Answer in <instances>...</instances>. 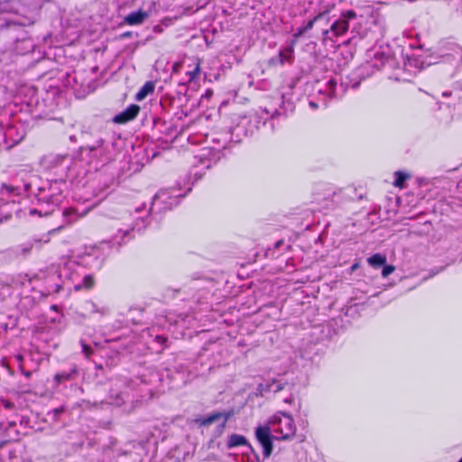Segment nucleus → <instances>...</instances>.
Wrapping results in <instances>:
<instances>
[{
    "mask_svg": "<svg viewBox=\"0 0 462 462\" xmlns=\"http://www.w3.org/2000/svg\"><path fill=\"white\" fill-rule=\"evenodd\" d=\"M458 462H462V457L459 459V461H458Z\"/></svg>",
    "mask_w": 462,
    "mask_h": 462,
    "instance_id": "obj_34",
    "label": "nucleus"
},
{
    "mask_svg": "<svg viewBox=\"0 0 462 462\" xmlns=\"http://www.w3.org/2000/svg\"><path fill=\"white\" fill-rule=\"evenodd\" d=\"M394 182H393V185L396 187V188H399V189H402L404 187V182L409 179V175L402 172V171H396L394 173Z\"/></svg>",
    "mask_w": 462,
    "mask_h": 462,
    "instance_id": "obj_16",
    "label": "nucleus"
},
{
    "mask_svg": "<svg viewBox=\"0 0 462 462\" xmlns=\"http://www.w3.org/2000/svg\"><path fill=\"white\" fill-rule=\"evenodd\" d=\"M386 255L380 253L374 254L373 255L367 258L368 264L374 269L382 267L386 263Z\"/></svg>",
    "mask_w": 462,
    "mask_h": 462,
    "instance_id": "obj_12",
    "label": "nucleus"
},
{
    "mask_svg": "<svg viewBox=\"0 0 462 462\" xmlns=\"http://www.w3.org/2000/svg\"><path fill=\"white\" fill-rule=\"evenodd\" d=\"M54 411V413H55L56 415H58V414H60V413H61V412H63V411H64V408H63V407L56 408V409H54V411Z\"/></svg>",
    "mask_w": 462,
    "mask_h": 462,
    "instance_id": "obj_25",
    "label": "nucleus"
},
{
    "mask_svg": "<svg viewBox=\"0 0 462 462\" xmlns=\"http://www.w3.org/2000/svg\"><path fill=\"white\" fill-rule=\"evenodd\" d=\"M383 268L382 270V276L383 278H386L388 277L391 273H393L395 270V267L393 265H391V264H384L383 265Z\"/></svg>",
    "mask_w": 462,
    "mask_h": 462,
    "instance_id": "obj_19",
    "label": "nucleus"
},
{
    "mask_svg": "<svg viewBox=\"0 0 462 462\" xmlns=\"http://www.w3.org/2000/svg\"><path fill=\"white\" fill-rule=\"evenodd\" d=\"M154 341L157 342L158 344L163 346V348H166L167 346V342H168V337H165V336H162V335H157L155 337H154Z\"/></svg>",
    "mask_w": 462,
    "mask_h": 462,
    "instance_id": "obj_20",
    "label": "nucleus"
},
{
    "mask_svg": "<svg viewBox=\"0 0 462 462\" xmlns=\"http://www.w3.org/2000/svg\"><path fill=\"white\" fill-rule=\"evenodd\" d=\"M83 289L82 283L74 286V290L79 291Z\"/></svg>",
    "mask_w": 462,
    "mask_h": 462,
    "instance_id": "obj_27",
    "label": "nucleus"
},
{
    "mask_svg": "<svg viewBox=\"0 0 462 462\" xmlns=\"http://www.w3.org/2000/svg\"><path fill=\"white\" fill-rule=\"evenodd\" d=\"M259 462V461H258Z\"/></svg>",
    "mask_w": 462,
    "mask_h": 462,
    "instance_id": "obj_35",
    "label": "nucleus"
},
{
    "mask_svg": "<svg viewBox=\"0 0 462 462\" xmlns=\"http://www.w3.org/2000/svg\"><path fill=\"white\" fill-rule=\"evenodd\" d=\"M79 375L77 365H72L69 371H61L54 375V381L57 384L74 380Z\"/></svg>",
    "mask_w": 462,
    "mask_h": 462,
    "instance_id": "obj_8",
    "label": "nucleus"
},
{
    "mask_svg": "<svg viewBox=\"0 0 462 462\" xmlns=\"http://www.w3.org/2000/svg\"><path fill=\"white\" fill-rule=\"evenodd\" d=\"M80 346L82 347V352L84 353L86 358L89 359L90 356L94 354V350L84 340H80Z\"/></svg>",
    "mask_w": 462,
    "mask_h": 462,
    "instance_id": "obj_17",
    "label": "nucleus"
},
{
    "mask_svg": "<svg viewBox=\"0 0 462 462\" xmlns=\"http://www.w3.org/2000/svg\"><path fill=\"white\" fill-rule=\"evenodd\" d=\"M356 13L354 10H346L341 13L340 19L353 20L356 18Z\"/></svg>",
    "mask_w": 462,
    "mask_h": 462,
    "instance_id": "obj_18",
    "label": "nucleus"
},
{
    "mask_svg": "<svg viewBox=\"0 0 462 462\" xmlns=\"http://www.w3.org/2000/svg\"><path fill=\"white\" fill-rule=\"evenodd\" d=\"M268 425L274 427L273 431L277 440H289L296 434L297 427L294 420L292 416L287 412H279V415L273 416L269 420Z\"/></svg>",
    "mask_w": 462,
    "mask_h": 462,
    "instance_id": "obj_1",
    "label": "nucleus"
},
{
    "mask_svg": "<svg viewBox=\"0 0 462 462\" xmlns=\"http://www.w3.org/2000/svg\"><path fill=\"white\" fill-rule=\"evenodd\" d=\"M3 406L6 410H12L14 407V404L11 401H5L3 402Z\"/></svg>",
    "mask_w": 462,
    "mask_h": 462,
    "instance_id": "obj_21",
    "label": "nucleus"
},
{
    "mask_svg": "<svg viewBox=\"0 0 462 462\" xmlns=\"http://www.w3.org/2000/svg\"><path fill=\"white\" fill-rule=\"evenodd\" d=\"M357 267H358V263H355L352 265L351 269L354 271V270L357 269Z\"/></svg>",
    "mask_w": 462,
    "mask_h": 462,
    "instance_id": "obj_31",
    "label": "nucleus"
},
{
    "mask_svg": "<svg viewBox=\"0 0 462 462\" xmlns=\"http://www.w3.org/2000/svg\"><path fill=\"white\" fill-rule=\"evenodd\" d=\"M23 374L26 377V378H30L32 376V372L30 371H23Z\"/></svg>",
    "mask_w": 462,
    "mask_h": 462,
    "instance_id": "obj_26",
    "label": "nucleus"
},
{
    "mask_svg": "<svg viewBox=\"0 0 462 462\" xmlns=\"http://www.w3.org/2000/svg\"><path fill=\"white\" fill-rule=\"evenodd\" d=\"M206 95H207L208 97H211V96L213 95V90H211V89H208V90L206 91Z\"/></svg>",
    "mask_w": 462,
    "mask_h": 462,
    "instance_id": "obj_29",
    "label": "nucleus"
},
{
    "mask_svg": "<svg viewBox=\"0 0 462 462\" xmlns=\"http://www.w3.org/2000/svg\"><path fill=\"white\" fill-rule=\"evenodd\" d=\"M255 438L263 448L264 458L270 457L273 450L272 429L269 425H260L255 429Z\"/></svg>",
    "mask_w": 462,
    "mask_h": 462,
    "instance_id": "obj_2",
    "label": "nucleus"
},
{
    "mask_svg": "<svg viewBox=\"0 0 462 462\" xmlns=\"http://www.w3.org/2000/svg\"><path fill=\"white\" fill-rule=\"evenodd\" d=\"M140 110H141L140 106H138L136 104H132V105L128 106L124 111L117 114L114 117L113 121L118 125H125V124L135 119L137 117V116L139 115Z\"/></svg>",
    "mask_w": 462,
    "mask_h": 462,
    "instance_id": "obj_5",
    "label": "nucleus"
},
{
    "mask_svg": "<svg viewBox=\"0 0 462 462\" xmlns=\"http://www.w3.org/2000/svg\"><path fill=\"white\" fill-rule=\"evenodd\" d=\"M283 389H284V385L282 383H279V384H277L274 392L277 393V392H280V391H282Z\"/></svg>",
    "mask_w": 462,
    "mask_h": 462,
    "instance_id": "obj_24",
    "label": "nucleus"
},
{
    "mask_svg": "<svg viewBox=\"0 0 462 462\" xmlns=\"http://www.w3.org/2000/svg\"><path fill=\"white\" fill-rule=\"evenodd\" d=\"M97 283V280L94 274H86L82 279V286L86 291L92 290Z\"/></svg>",
    "mask_w": 462,
    "mask_h": 462,
    "instance_id": "obj_15",
    "label": "nucleus"
},
{
    "mask_svg": "<svg viewBox=\"0 0 462 462\" xmlns=\"http://www.w3.org/2000/svg\"><path fill=\"white\" fill-rule=\"evenodd\" d=\"M328 14V11L320 12L317 15H315L311 20H310L304 26L298 28L297 32L292 35V45H296L299 38L308 31L311 30L315 23L319 21L323 16L327 15Z\"/></svg>",
    "mask_w": 462,
    "mask_h": 462,
    "instance_id": "obj_7",
    "label": "nucleus"
},
{
    "mask_svg": "<svg viewBox=\"0 0 462 462\" xmlns=\"http://www.w3.org/2000/svg\"><path fill=\"white\" fill-rule=\"evenodd\" d=\"M148 14L146 12L143 10H138L137 12H132L128 14L124 21L128 25H138L143 23V21L147 18Z\"/></svg>",
    "mask_w": 462,
    "mask_h": 462,
    "instance_id": "obj_9",
    "label": "nucleus"
},
{
    "mask_svg": "<svg viewBox=\"0 0 462 462\" xmlns=\"http://www.w3.org/2000/svg\"><path fill=\"white\" fill-rule=\"evenodd\" d=\"M200 64V60H196L193 69L186 72V75L189 76V83L193 82L199 76L201 72Z\"/></svg>",
    "mask_w": 462,
    "mask_h": 462,
    "instance_id": "obj_14",
    "label": "nucleus"
},
{
    "mask_svg": "<svg viewBox=\"0 0 462 462\" xmlns=\"http://www.w3.org/2000/svg\"><path fill=\"white\" fill-rule=\"evenodd\" d=\"M74 211L75 210L73 208H65L63 210V216H69V215L74 213Z\"/></svg>",
    "mask_w": 462,
    "mask_h": 462,
    "instance_id": "obj_23",
    "label": "nucleus"
},
{
    "mask_svg": "<svg viewBox=\"0 0 462 462\" xmlns=\"http://www.w3.org/2000/svg\"><path fill=\"white\" fill-rule=\"evenodd\" d=\"M336 194L337 190L334 187L323 185L317 189L314 201L324 208H329L335 205L334 197Z\"/></svg>",
    "mask_w": 462,
    "mask_h": 462,
    "instance_id": "obj_4",
    "label": "nucleus"
},
{
    "mask_svg": "<svg viewBox=\"0 0 462 462\" xmlns=\"http://www.w3.org/2000/svg\"><path fill=\"white\" fill-rule=\"evenodd\" d=\"M132 36H133V32H130V31H128V32H123V33L119 36V38H120V39H125V38H131Z\"/></svg>",
    "mask_w": 462,
    "mask_h": 462,
    "instance_id": "obj_22",
    "label": "nucleus"
},
{
    "mask_svg": "<svg viewBox=\"0 0 462 462\" xmlns=\"http://www.w3.org/2000/svg\"><path fill=\"white\" fill-rule=\"evenodd\" d=\"M349 30V23L346 19H337L330 26L329 29L324 30L322 32V41L323 42H335L334 38H339L344 36Z\"/></svg>",
    "mask_w": 462,
    "mask_h": 462,
    "instance_id": "obj_3",
    "label": "nucleus"
},
{
    "mask_svg": "<svg viewBox=\"0 0 462 462\" xmlns=\"http://www.w3.org/2000/svg\"><path fill=\"white\" fill-rule=\"evenodd\" d=\"M241 446L251 447V445L248 443V441L245 436L239 435V434H231L228 437V440L226 443L227 448L231 449V448H234L236 447H241Z\"/></svg>",
    "mask_w": 462,
    "mask_h": 462,
    "instance_id": "obj_10",
    "label": "nucleus"
},
{
    "mask_svg": "<svg viewBox=\"0 0 462 462\" xmlns=\"http://www.w3.org/2000/svg\"><path fill=\"white\" fill-rule=\"evenodd\" d=\"M180 67V65L178 63L174 64L173 66V71L174 72H177L178 71V68Z\"/></svg>",
    "mask_w": 462,
    "mask_h": 462,
    "instance_id": "obj_30",
    "label": "nucleus"
},
{
    "mask_svg": "<svg viewBox=\"0 0 462 462\" xmlns=\"http://www.w3.org/2000/svg\"><path fill=\"white\" fill-rule=\"evenodd\" d=\"M295 45H292V41L290 43V46L280 51L281 62L283 64L285 61L291 62L293 59Z\"/></svg>",
    "mask_w": 462,
    "mask_h": 462,
    "instance_id": "obj_13",
    "label": "nucleus"
},
{
    "mask_svg": "<svg viewBox=\"0 0 462 462\" xmlns=\"http://www.w3.org/2000/svg\"><path fill=\"white\" fill-rule=\"evenodd\" d=\"M51 309H52V310H56V309H57V307H56L55 305H53V306H51Z\"/></svg>",
    "mask_w": 462,
    "mask_h": 462,
    "instance_id": "obj_32",
    "label": "nucleus"
},
{
    "mask_svg": "<svg viewBox=\"0 0 462 462\" xmlns=\"http://www.w3.org/2000/svg\"><path fill=\"white\" fill-rule=\"evenodd\" d=\"M284 402L291 404L294 402V399L292 397H291V398L285 399Z\"/></svg>",
    "mask_w": 462,
    "mask_h": 462,
    "instance_id": "obj_28",
    "label": "nucleus"
},
{
    "mask_svg": "<svg viewBox=\"0 0 462 462\" xmlns=\"http://www.w3.org/2000/svg\"><path fill=\"white\" fill-rule=\"evenodd\" d=\"M233 411H226V412H220L216 411L211 413L208 416L206 417H199L194 420V422L198 424L200 427H205L212 424L216 420H219L220 418L224 417V423L223 426L226 424V422L232 417Z\"/></svg>",
    "mask_w": 462,
    "mask_h": 462,
    "instance_id": "obj_6",
    "label": "nucleus"
},
{
    "mask_svg": "<svg viewBox=\"0 0 462 462\" xmlns=\"http://www.w3.org/2000/svg\"><path fill=\"white\" fill-rule=\"evenodd\" d=\"M155 83L152 80L146 81L144 85L139 89V91L135 95V99L137 101L143 100L148 95H151L154 92Z\"/></svg>",
    "mask_w": 462,
    "mask_h": 462,
    "instance_id": "obj_11",
    "label": "nucleus"
},
{
    "mask_svg": "<svg viewBox=\"0 0 462 462\" xmlns=\"http://www.w3.org/2000/svg\"><path fill=\"white\" fill-rule=\"evenodd\" d=\"M61 229V226H59V228H57V230H60ZM53 231H56V229H54Z\"/></svg>",
    "mask_w": 462,
    "mask_h": 462,
    "instance_id": "obj_33",
    "label": "nucleus"
}]
</instances>
